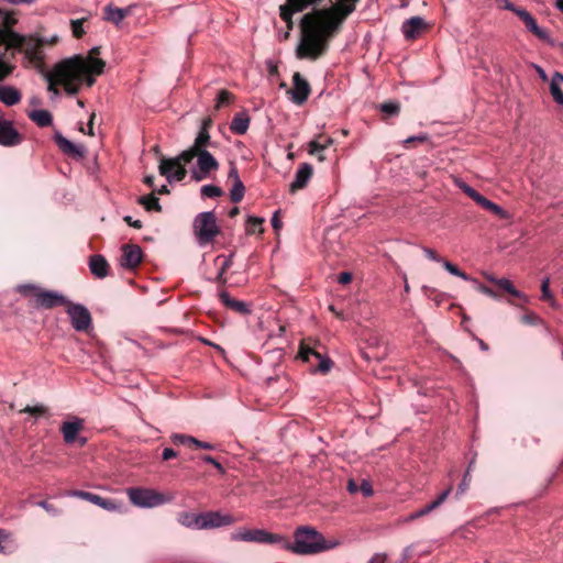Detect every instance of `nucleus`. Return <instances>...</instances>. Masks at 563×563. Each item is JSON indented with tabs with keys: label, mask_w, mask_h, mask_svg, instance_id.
<instances>
[{
	"label": "nucleus",
	"mask_w": 563,
	"mask_h": 563,
	"mask_svg": "<svg viewBox=\"0 0 563 563\" xmlns=\"http://www.w3.org/2000/svg\"><path fill=\"white\" fill-rule=\"evenodd\" d=\"M360 0H338L330 9L307 13L301 19V42L297 47L298 58L317 59L322 56L330 38L343 21L354 12Z\"/></svg>",
	"instance_id": "1"
},
{
	"label": "nucleus",
	"mask_w": 563,
	"mask_h": 563,
	"mask_svg": "<svg viewBox=\"0 0 563 563\" xmlns=\"http://www.w3.org/2000/svg\"><path fill=\"white\" fill-rule=\"evenodd\" d=\"M99 54L100 47H93L88 58L74 56L57 63L52 70L44 74L48 84L47 90L58 96L57 86L62 85L68 95H76L84 82L91 87L95 84L92 76L101 75L106 66L102 59L96 57Z\"/></svg>",
	"instance_id": "2"
},
{
	"label": "nucleus",
	"mask_w": 563,
	"mask_h": 563,
	"mask_svg": "<svg viewBox=\"0 0 563 563\" xmlns=\"http://www.w3.org/2000/svg\"><path fill=\"white\" fill-rule=\"evenodd\" d=\"M18 19L12 11L0 9V81L9 77L15 65L13 59L16 53H23L24 56L33 63L43 60L42 47L44 40L37 35H23L13 30Z\"/></svg>",
	"instance_id": "3"
},
{
	"label": "nucleus",
	"mask_w": 563,
	"mask_h": 563,
	"mask_svg": "<svg viewBox=\"0 0 563 563\" xmlns=\"http://www.w3.org/2000/svg\"><path fill=\"white\" fill-rule=\"evenodd\" d=\"M195 157L197 158V169L192 172V177L197 181L207 178L211 172L219 168L218 161L210 152H208V150L199 152H181L174 158L161 157L158 166L159 174L165 176L169 183L173 180L180 181L187 174L184 165L190 163Z\"/></svg>",
	"instance_id": "4"
},
{
	"label": "nucleus",
	"mask_w": 563,
	"mask_h": 563,
	"mask_svg": "<svg viewBox=\"0 0 563 563\" xmlns=\"http://www.w3.org/2000/svg\"><path fill=\"white\" fill-rule=\"evenodd\" d=\"M295 542L291 544L285 538L284 549L296 554H316L327 550L335 549L341 544L338 539L327 540L313 528L300 527L295 531Z\"/></svg>",
	"instance_id": "5"
},
{
	"label": "nucleus",
	"mask_w": 563,
	"mask_h": 563,
	"mask_svg": "<svg viewBox=\"0 0 563 563\" xmlns=\"http://www.w3.org/2000/svg\"><path fill=\"white\" fill-rule=\"evenodd\" d=\"M194 230L200 245L208 244L220 233L217 218L212 211L199 213L194 221Z\"/></svg>",
	"instance_id": "6"
},
{
	"label": "nucleus",
	"mask_w": 563,
	"mask_h": 563,
	"mask_svg": "<svg viewBox=\"0 0 563 563\" xmlns=\"http://www.w3.org/2000/svg\"><path fill=\"white\" fill-rule=\"evenodd\" d=\"M233 541L254 542L260 544H280L284 548L285 537L265 529H240L231 534Z\"/></svg>",
	"instance_id": "7"
},
{
	"label": "nucleus",
	"mask_w": 563,
	"mask_h": 563,
	"mask_svg": "<svg viewBox=\"0 0 563 563\" xmlns=\"http://www.w3.org/2000/svg\"><path fill=\"white\" fill-rule=\"evenodd\" d=\"M126 494L131 504L140 508H154L168 500L162 493L152 488L132 487Z\"/></svg>",
	"instance_id": "8"
},
{
	"label": "nucleus",
	"mask_w": 563,
	"mask_h": 563,
	"mask_svg": "<svg viewBox=\"0 0 563 563\" xmlns=\"http://www.w3.org/2000/svg\"><path fill=\"white\" fill-rule=\"evenodd\" d=\"M456 186L471 199H473L477 205H479L483 209L492 212L496 217L503 220H509L511 218L510 213L501 208L499 205L490 201L483 195H481L478 191H476L474 188L468 186L466 183L462 180L455 181Z\"/></svg>",
	"instance_id": "9"
},
{
	"label": "nucleus",
	"mask_w": 563,
	"mask_h": 563,
	"mask_svg": "<svg viewBox=\"0 0 563 563\" xmlns=\"http://www.w3.org/2000/svg\"><path fill=\"white\" fill-rule=\"evenodd\" d=\"M19 291L24 295L29 291H34L36 305L45 309L68 303L67 299L57 291L42 290L33 285H21L19 286Z\"/></svg>",
	"instance_id": "10"
},
{
	"label": "nucleus",
	"mask_w": 563,
	"mask_h": 563,
	"mask_svg": "<svg viewBox=\"0 0 563 563\" xmlns=\"http://www.w3.org/2000/svg\"><path fill=\"white\" fill-rule=\"evenodd\" d=\"M84 429V420L79 417H71L69 420L64 421L60 424V433L63 435L64 442L67 444H73L78 442L80 446H84L87 443L86 438H79V432Z\"/></svg>",
	"instance_id": "11"
},
{
	"label": "nucleus",
	"mask_w": 563,
	"mask_h": 563,
	"mask_svg": "<svg viewBox=\"0 0 563 563\" xmlns=\"http://www.w3.org/2000/svg\"><path fill=\"white\" fill-rule=\"evenodd\" d=\"M67 313L76 331H86L91 324L88 309L79 303H68Z\"/></svg>",
	"instance_id": "12"
},
{
	"label": "nucleus",
	"mask_w": 563,
	"mask_h": 563,
	"mask_svg": "<svg viewBox=\"0 0 563 563\" xmlns=\"http://www.w3.org/2000/svg\"><path fill=\"white\" fill-rule=\"evenodd\" d=\"M236 522V519L230 514L220 511H206L201 517V530L216 529L221 527L231 526Z\"/></svg>",
	"instance_id": "13"
},
{
	"label": "nucleus",
	"mask_w": 563,
	"mask_h": 563,
	"mask_svg": "<svg viewBox=\"0 0 563 563\" xmlns=\"http://www.w3.org/2000/svg\"><path fill=\"white\" fill-rule=\"evenodd\" d=\"M142 261V250L139 245L126 244L122 247V255L120 260L121 266L133 269Z\"/></svg>",
	"instance_id": "14"
},
{
	"label": "nucleus",
	"mask_w": 563,
	"mask_h": 563,
	"mask_svg": "<svg viewBox=\"0 0 563 563\" xmlns=\"http://www.w3.org/2000/svg\"><path fill=\"white\" fill-rule=\"evenodd\" d=\"M292 101L295 103L301 104L305 102L310 93V86L308 81L302 78L299 73H295L292 76Z\"/></svg>",
	"instance_id": "15"
},
{
	"label": "nucleus",
	"mask_w": 563,
	"mask_h": 563,
	"mask_svg": "<svg viewBox=\"0 0 563 563\" xmlns=\"http://www.w3.org/2000/svg\"><path fill=\"white\" fill-rule=\"evenodd\" d=\"M427 27L426 21L420 16H412L401 25V32L407 40L416 38Z\"/></svg>",
	"instance_id": "16"
},
{
	"label": "nucleus",
	"mask_w": 563,
	"mask_h": 563,
	"mask_svg": "<svg viewBox=\"0 0 563 563\" xmlns=\"http://www.w3.org/2000/svg\"><path fill=\"white\" fill-rule=\"evenodd\" d=\"M20 142L21 137L12 123L5 120H0V144L4 146H13Z\"/></svg>",
	"instance_id": "17"
},
{
	"label": "nucleus",
	"mask_w": 563,
	"mask_h": 563,
	"mask_svg": "<svg viewBox=\"0 0 563 563\" xmlns=\"http://www.w3.org/2000/svg\"><path fill=\"white\" fill-rule=\"evenodd\" d=\"M313 168L310 164L303 163L296 172L295 179L290 184V191L295 192L303 188L311 178Z\"/></svg>",
	"instance_id": "18"
},
{
	"label": "nucleus",
	"mask_w": 563,
	"mask_h": 563,
	"mask_svg": "<svg viewBox=\"0 0 563 563\" xmlns=\"http://www.w3.org/2000/svg\"><path fill=\"white\" fill-rule=\"evenodd\" d=\"M55 141L58 147L67 155H71L74 157H84L86 153L85 146L74 144L59 133H56Z\"/></svg>",
	"instance_id": "19"
},
{
	"label": "nucleus",
	"mask_w": 563,
	"mask_h": 563,
	"mask_svg": "<svg viewBox=\"0 0 563 563\" xmlns=\"http://www.w3.org/2000/svg\"><path fill=\"white\" fill-rule=\"evenodd\" d=\"M486 278L490 283L496 284L503 290H505L508 294H510L511 296L521 299L523 303H528L529 302V297L526 294H523V292L519 291L518 289H516L515 286L512 285V283L509 279H507V278H496L493 275H486Z\"/></svg>",
	"instance_id": "20"
},
{
	"label": "nucleus",
	"mask_w": 563,
	"mask_h": 563,
	"mask_svg": "<svg viewBox=\"0 0 563 563\" xmlns=\"http://www.w3.org/2000/svg\"><path fill=\"white\" fill-rule=\"evenodd\" d=\"M219 298L227 308L235 312L241 314H247L251 312L250 306L246 302L231 298L227 291H220Z\"/></svg>",
	"instance_id": "21"
},
{
	"label": "nucleus",
	"mask_w": 563,
	"mask_h": 563,
	"mask_svg": "<svg viewBox=\"0 0 563 563\" xmlns=\"http://www.w3.org/2000/svg\"><path fill=\"white\" fill-rule=\"evenodd\" d=\"M207 124L208 122L206 121L196 136L194 144L185 152L207 151V146L210 144V134Z\"/></svg>",
	"instance_id": "22"
},
{
	"label": "nucleus",
	"mask_w": 563,
	"mask_h": 563,
	"mask_svg": "<svg viewBox=\"0 0 563 563\" xmlns=\"http://www.w3.org/2000/svg\"><path fill=\"white\" fill-rule=\"evenodd\" d=\"M89 267L91 273L98 278H103L108 275L109 265L102 255L91 256Z\"/></svg>",
	"instance_id": "23"
},
{
	"label": "nucleus",
	"mask_w": 563,
	"mask_h": 563,
	"mask_svg": "<svg viewBox=\"0 0 563 563\" xmlns=\"http://www.w3.org/2000/svg\"><path fill=\"white\" fill-rule=\"evenodd\" d=\"M250 125V117L246 112L236 113L231 121L230 130L238 135L246 133Z\"/></svg>",
	"instance_id": "24"
},
{
	"label": "nucleus",
	"mask_w": 563,
	"mask_h": 563,
	"mask_svg": "<svg viewBox=\"0 0 563 563\" xmlns=\"http://www.w3.org/2000/svg\"><path fill=\"white\" fill-rule=\"evenodd\" d=\"M21 100L20 91L12 86H0V101L5 106H14Z\"/></svg>",
	"instance_id": "25"
},
{
	"label": "nucleus",
	"mask_w": 563,
	"mask_h": 563,
	"mask_svg": "<svg viewBox=\"0 0 563 563\" xmlns=\"http://www.w3.org/2000/svg\"><path fill=\"white\" fill-rule=\"evenodd\" d=\"M201 517L202 514L184 511L178 515V522L186 528L201 530Z\"/></svg>",
	"instance_id": "26"
},
{
	"label": "nucleus",
	"mask_w": 563,
	"mask_h": 563,
	"mask_svg": "<svg viewBox=\"0 0 563 563\" xmlns=\"http://www.w3.org/2000/svg\"><path fill=\"white\" fill-rule=\"evenodd\" d=\"M563 80V75L561 73H555L552 76L551 84H550V92L554 99V101L559 106H563V91L561 89V84Z\"/></svg>",
	"instance_id": "27"
},
{
	"label": "nucleus",
	"mask_w": 563,
	"mask_h": 563,
	"mask_svg": "<svg viewBox=\"0 0 563 563\" xmlns=\"http://www.w3.org/2000/svg\"><path fill=\"white\" fill-rule=\"evenodd\" d=\"M451 492H452V487L450 486L444 492H442L435 500H433L432 503H430V504L426 505L424 507H422L421 509H419L417 511V516L423 517V516L430 514L432 510L440 507L446 500V498L449 497Z\"/></svg>",
	"instance_id": "28"
},
{
	"label": "nucleus",
	"mask_w": 563,
	"mask_h": 563,
	"mask_svg": "<svg viewBox=\"0 0 563 563\" xmlns=\"http://www.w3.org/2000/svg\"><path fill=\"white\" fill-rule=\"evenodd\" d=\"M107 21L112 22L115 25H119L122 20L129 14V9L113 8L112 5H107L104 9Z\"/></svg>",
	"instance_id": "29"
},
{
	"label": "nucleus",
	"mask_w": 563,
	"mask_h": 563,
	"mask_svg": "<svg viewBox=\"0 0 563 563\" xmlns=\"http://www.w3.org/2000/svg\"><path fill=\"white\" fill-rule=\"evenodd\" d=\"M29 117L41 128L48 126L53 122L52 114L47 110H33L30 112Z\"/></svg>",
	"instance_id": "30"
},
{
	"label": "nucleus",
	"mask_w": 563,
	"mask_h": 563,
	"mask_svg": "<svg viewBox=\"0 0 563 563\" xmlns=\"http://www.w3.org/2000/svg\"><path fill=\"white\" fill-rule=\"evenodd\" d=\"M321 136L318 139L311 140L308 143V153L310 155H316L319 152H323L328 147H330L333 144V139L331 137H324L322 141H320Z\"/></svg>",
	"instance_id": "31"
},
{
	"label": "nucleus",
	"mask_w": 563,
	"mask_h": 563,
	"mask_svg": "<svg viewBox=\"0 0 563 563\" xmlns=\"http://www.w3.org/2000/svg\"><path fill=\"white\" fill-rule=\"evenodd\" d=\"M299 356L302 361L312 365V360L320 358V352L314 346L302 342L299 349Z\"/></svg>",
	"instance_id": "32"
},
{
	"label": "nucleus",
	"mask_w": 563,
	"mask_h": 563,
	"mask_svg": "<svg viewBox=\"0 0 563 563\" xmlns=\"http://www.w3.org/2000/svg\"><path fill=\"white\" fill-rule=\"evenodd\" d=\"M88 501H90L95 505H98L99 507L107 509V510H117V508H118V506L115 505V503L112 499H106V498H102L101 496L92 494V493L90 494Z\"/></svg>",
	"instance_id": "33"
},
{
	"label": "nucleus",
	"mask_w": 563,
	"mask_h": 563,
	"mask_svg": "<svg viewBox=\"0 0 563 563\" xmlns=\"http://www.w3.org/2000/svg\"><path fill=\"white\" fill-rule=\"evenodd\" d=\"M527 29L541 40L548 38V32L537 24L536 19L531 15L523 22Z\"/></svg>",
	"instance_id": "34"
},
{
	"label": "nucleus",
	"mask_w": 563,
	"mask_h": 563,
	"mask_svg": "<svg viewBox=\"0 0 563 563\" xmlns=\"http://www.w3.org/2000/svg\"><path fill=\"white\" fill-rule=\"evenodd\" d=\"M314 360L317 362L316 365L313 363L311 365L312 369L314 372H320L322 374H327L333 365V362L329 357L322 355L321 353H320V358H314Z\"/></svg>",
	"instance_id": "35"
},
{
	"label": "nucleus",
	"mask_w": 563,
	"mask_h": 563,
	"mask_svg": "<svg viewBox=\"0 0 563 563\" xmlns=\"http://www.w3.org/2000/svg\"><path fill=\"white\" fill-rule=\"evenodd\" d=\"M139 202L144 206V208L148 211H161V205L158 199L153 195L142 196L139 199Z\"/></svg>",
	"instance_id": "36"
},
{
	"label": "nucleus",
	"mask_w": 563,
	"mask_h": 563,
	"mask_svg": "<svg viewBox=\"0 0 563 563\" xmlns=\"http://www.w3.org/2000/svg\"><path fill=\"white\" fill-rule=\"evenodd\" d=\"M245 194V187L242 183V180H238L233 183L232 189L230 191V198L232 202H240Z\"/></svg>",
	"instance_id": "37"
},
{
	"label": "nucleus",
	"mask_w": 563,
	"mask_h": 563,
	"mask_svg": "<svg viewBox=\"0 0 563 563\" xmlns=\"http://www.w3.org/2000/svg\"><path fill=\"white\" fill-rule=\"evenodd\" d=\"M264 220L262 218L257 217H249L246 222V232L249 234H255V233H262L263 232V224Z\"/></svg>",
	"instance_id": "38"
},
{
	"label": "nucleus",
	"mask_w": 563,
	"mask_h": 563,
	"mask_svg": "<svg viewBox=\"0 0 563 563\" xmlns=\"http://www.w3.org/2000/svg\"><path fill=\"white\" fill-rule=\"evenodd\" d=\"M21 412L29 413L35 418L44 417L48 415V408L42 404L35 406H26Z\"/></svg>",
	"instance_id": "39"
},
{
	"label": "nucleus",
	"mask_w": 563,
	"mask_h": 563,
	"mask_svg": "<svg viewBox=\"0 0 563 563\" xmlns=\"http://www.w3.org/2000/svg\"><path fill=\"white\" fill-rule=\"evenodd\" d=\"M442 266L444 267L445 271H448L451 275H454L456 277H460L464 280H468L471 279V277L464 273L463 271H461L456 265H454L453 263L444 260L442 261Z\"/></svg>",
	"instance_id": "40"
},
{
	"label": "nucleus",
	"mask_w": 563,
	"mask_h": 563,
	"mask_svg": "<svg viewBox=\"0 0 563 563\" xmlns=\"http://www.w3.org/2000/svg\"><path fill=\"white\" fill-rule=\"evenodd\" d=\"M170 441L174 444H184V445H194L195 446L196 438H194L191 435L181 434V433H173L170 435Z\"/></svg>",
	"instance_id": "41"
},
{
	"label": "nucleus",
	"mask_w": 563,
	"mask_h": 563,
	"mask_svg": "<svg viewBox=\"0 0 563 563\" xmlns=\"http://www.w3.org/2000/svg\"><path fill=\"white\" fill-rule=\"evenodd\" d=\"M200 191L202 197L206 198H216L220 197L223 194L222 189L214 185H205L201 187Z\"/></svg>",
	"instance_id": "42"
},
{
	"label": "nucleus",
	"mask_w": 563,
	"mask_h": 563,
	"mask_svg": "<svg viewBox=\"0 0 563 563\" xmlns=\"http://www.w3.org/2000/svg\"><path fill=\"white\" fill-rule=\"evenodd\" d=\"M473 464H474V461H471L470 465L467 467V471L464 474L463 479H462V482L460 483V485L457 487V492H456V496L457 497L463 495L467 490V488H468L470 481H471L470 472H471V468H472Z\"/></svg>",
	"instance_id": "43"
},
{
	"label": "nucleus",
	"mask_w": 563,
	"mask_h": 563,
	"mask_svg": "<svg viewBox=\"0 0 563 563\" xmlns=\"http://www.w3.org/2000/svg\"><path fill=\"white\" fill-rule=\"evenodd\" d=\"M541 292H542V299L548 300L551 306L555 305V300L550 290V279L548 277L542 280Z\"/></svg>",
	"instance_id": "44"
},
{
	"label": "nucleus",
	"mask_w": 563,
	"mask_h": 563,
	"mask_svg": "<svg viewBox=\"0 0 563 563\" xmlns=\"http://www.w3.org/2000/svg\"><path fill=\"white\" fill-rule=\"evenodd\" d=\"M521 321L529 325H541L543 320L533 311H529L521 317Z\"/></svg>",
	"instance_id": "45"
},
{
	"label": "nucleus",
	"mask_w": 563,
	"mask_h": 563,
	"mask_svg": "<svg viewBox=\"0 0 563 563\" xmlns=\"http://www.w3.org/2000/svg\"><path fill=\"white\" fill-rule=\"evenodd\" d=\"M233 100V95L228 90H221L217 97L216 107L219 109L225 104H229Z\"/></svg>",
	"instance_id": "46"
},
{
	"label": "nucleus",
	"mask_w": 563,
	"mask_h": 563,
	"mask_svg": "<svg viewBox=\"0 0 563 563\" xmlns=\"http://www.w3.org/2000/svg\"><path fill=\"white\" fill-rule=\"evenodd\" d=\"M232 257L233 255L223 256L220 255L216 258V264H218L220 267L219 269L222 272H227L232 266Z\"/></svg>",
	"instance_id": "47"
},
{
	"label": "nucleus",
	"mask_w": 563,
	"mask_h": 563,
	"mask_svg": "<svg viewBox=\"0 0 563 563\" xmlns=\"http://www.w3.org/2000/svg\"><path fill=\"white\" fill-rule=\"evenodd\" d=\"M85 19L71 20V31L73 35L76 38H79L84 35L85 30L82 27Z\"/></svg>",
	"instance_id": "48"
},
{
	"label": "nucleus",
	"mask_w": 563,
	"mask_h": 563,
	"mask_svg": "<svg viewBox=\"0 0 563 563\" xmlns=\"http://www.w3.org/2000/svg\"><path fill=\"white\" fill-rule=\"evenodd\" d=\"M399 104L397 102H385L380 104V110L387 114H398L399 112Z\"/></svg>",
	"instance_id": "49"
},
{
	"label": "nucleus",
	"mask_w": 563,
	"mask_h": 563,
	"mask_svg": "<svg viewBox=\"0 0 563 563\" xmlns=\"http://www.w3.org/2000/svg\"><path fill=\"white\" fill-rule=\"evenodd\" d=\"M201 460L205 462V463H208L210 465H213L221 474L224 473V468L223 466L214 459L212 457L211 455H202L201 456Z\"/></svg>",
	"instance_id": "50"
},
{
	"label": "nucleus",
	"mask_w": 563,
	"mask_h": 563,
	"mask_svg": "<svg viewBox=\"0 0 563 563\" xmlns=\"http://www.w3.org/2000/svg\"><path fill=\"white\" fill-rule=\"evenodd\" d=\"M422 251L429 260H431L433 262L442 263L443 260L432 249L422 247Z\"/></svg>",
	"instance_id": "51"
},
{
	"label": "nucleus",
	"mask_w": 563,
	"mask_h": 563,
	"mask_svg": "<svg viewBox=\"0 0 563 563\" xmlns=\"http://www.w3.org/2000/svg\"><path fill=\"white\" fill-rule=\"evenodd\" d=\"M358 488V490H361L365 497H369L373 495L372 485L367 481H363Z\"/></svg>",
	"instance_id": "52"
},
{
	"label": "nucleus",
	"mask_w": 563,
	"mask_h": 563,
	"mask_svg": "<svg viewBox=\"0 0 563 563\" xmlns=\"http://www.w3.org/2000/svg\"><path fill=\"white\" fill-rule=\"evenodd\" d=\"M37 505L53 516H56L59 514V511L53 505L48 504L45 500L38 501Z\"/></svg>",
	"instance_id": "53"
},
{
	"label": "nucleus",
	"mask_w": 563,
	"mask_h": 563,
	"mask_svg": "<svg viewBox=\"0 0 563 563\" xmlns=\"http://www.w3.org/2000/svg\"><path fill=\"white\" fill-rule=\"evenodd\" d=\"M427 140H428L427 134H420V135L409 136L408 139H406L404 141V143H405V145H409L415 142L422 143V142H426Z\"/></svg>",
	"instance_id": "54"
},
{
	"label": "nucleus",
	"mask_w": 563,
	"mask_h": 563,
	"mask_svg": "<svg viewBox=\"0 0 563 563\" xmlns=\"http://www.w3.org/2000/svg\"><path fill=\"white\" fill-rule=\"evenodd\" d=\"M90 494L91 493L84 492V490H70V492L67 493L68 496L78 497V498H81V499H85V500L89 499Z\"/></svg>",
	"instance_id": "55"
},
{
	"label": "nucleus",
	"mask_w": 563,
	"mask_h": 563,
	"mask_svg": "<svg viewBox=\"0 0 563 563\" xmlns=\"http://www.w3.org/2000/svg\"><path fill=\"white\" fill-rule=\"evenodd\" d=\"M10 538V533L3 529H0V552L5 553L4 542Z\"/></svg>",
	"instance_id": "56"
},
{
	"label": "nucleus",
	"mask_w": 563,
	"mask_h": 563,
	"mask_svg": "<svg viewBox=\"0 0 563 563\" xmlns=\"http://www.w3.org/2000/svg\"><path fill=\"white\" fill-rule=\"evenodd\" d=\"M352 280V274L349 272H342L338 276V282L342 285H346Z\"/></svg>",
	"instance_id": "57"
},
{
	"label": "nucleus",
	"mask_w": 563,
	"mask_h": 563,
	"mask_svg": "<svg viewBox=\"0 0 563 563\" xmlns=\"http://www.w3.org/2000/svg\"><path fill=\"white\" fill-rule=\"evenodd\" d=\"M478 291L484 295H487L494 299H496L498 297L497 294L493 289H490L489 287H487L485 285H478Z\"/></svg>",
	"instance_id": "58"
},
{
	"label": "nucleus",
	"mask_w": 563,
	"mask_h": 563,
	"mask_svg": "<svg viewBox=\"0 0 563 563\" xmlns=\"http://www.w3.org/2000/svg\"><path fill=\"white\" fill-rule=\"evenodd\" d=\"M176 456H177V453H176V451H174L173 449H170V448H165V449L163 450L162 459H163L164 461H168V460H170V459H173V457H176Z\"/></svg>",
	"instance_id": "59"
},
{
	"label": "nucleus",
	"mask_w": 563,
	"mask_h": 563,
	"mask_svg": "<svg viewBox=\"0 0 563 563\" xmlns=\"http://www.w3.org/2000/svg\"><path fill=\"white\" fill-rule=\"evenodd\" d=\"M387 560V554L385 553H376L373 555V558L369 560L368 563H385Z\"/></svg>",
	"instance_id": "60"
},
{
	"label": "nucleus",
	"mask_w": 563,
	"mask_h": 563,
	"mask_svg": "<svg viewBox=\"0 0 563 563\" xmlns=\"http://www.w3.org/2000/svg\"><path fill=\"white\" fill-rule=\"evenodd\" d=\"M195 448L203 449V450H213L214 445L209 442H203V441L196 439Z\"/></svg>",
	"instance_id": "61"
},
{
	"label": "nucleus",
	"mask_w": 563,
	"mask_h": 563,
	"mask_svg": "<svg viewBox=\"0 0 563 563\" xmlns=\"http://www.w3.org/2000/svg\"><path fill=\"white\" fill-rule=\"evenodd\" d=\"M228 176H229V178H230V179H232V180H233V183H234V181H238V180H241V179H240V176H239L238 168H236L234 165H232V166L230 167V170H229V175H228Z\"/></svg>",
	"instance_id": "62"
},
{
	"label": "nucleus",
	"mask_w": 563,
	"mask_h": 563,
	"mask_svg": "<svg viewBox=\"0 0 563 563\" xmlns=\"http://www.w3.org/2000/svg\"><path fill=\"white\" fill-rule=\"evenodd\" d=\"M271 222H272V227H273L276 231L280 229V227H282V222H280V220H279L278 212H275V213H274V216H273V218H272Z\"/></svg>",
	"instance_id": "63"
},
{
	"label": "nucleus",
	"mask_w": 563,
	"mask_h": 563,
	"mask_svg": "<svg viewBox=\"0 0 563 563\" xmlns=\"http://www.w3.org/2000/svg\"><path fill=\"white\" fill-rule=\"evenodd\" d=\"M515 13L522 20V22L527 21V19L531 16V14L525 9L515 10Z\"/></svg>",
	"instance_id": "64"
}]
</instances>
